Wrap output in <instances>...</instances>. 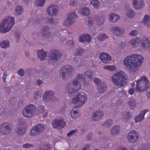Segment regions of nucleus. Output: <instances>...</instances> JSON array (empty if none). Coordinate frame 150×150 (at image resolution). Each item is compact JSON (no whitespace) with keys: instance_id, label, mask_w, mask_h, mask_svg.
<instances>
[{"instance_id":"obj_1","label":"nucleus","mask_w":150,"mask_h":150,"mask_svg":"<svg viewBox=\"0 0 150 150\" xmlns=\"http://www.w3.org/2000/svg\"><path fill=\"white\" fill-rule=\"evenodd\" d=\"M143 57L141 55L133 54L125 57L122 61L126 69L131 74H134L137 71V67L142 64Z\"/></svg>"},{"instance_id":"obj_2","label":"nucleus","mask_w":150,"mask_h":150,"mask_svg":"<svg viewBox=\"0 0 150 150\" xmlns=\"http://www.w3.org/2000/svg\"><path fill=\"white\" fill-rule=\"evenodd\" d=\"M85 79L83 74H78L72 82L67 85L66 92L69 93H72L79 90L81 88V81L83 80V82Z\"/></svg>"},{"instance_id":"obj_3","label":"nucleus","mask_w":150,"mask_h":150,"mask_svg":"<svg viewBox=\"0 0 150 150\" xmlns=\"http://www.w3.org/2000/svg\"><path fill=\"white\" fill-rule=\"evenodd\" d=\"M111 78L113 83L118 87L123 86L127 83L126 81L127 79V75L122 71L115 73Z\"/></svg>"},{"instance_id":"obj_4","label":"nucleus","mask_w":150,"mask_h":150,"mask_svg":"<svg viewBox=\"0 0 150 150\" xmlns=\"http://www.w3.org/2000/svg\"><path fill=\"white\" fill-rule=\"evenodd\" d=\"M15 18L11 16H8L1 21L0 24V32L5 33L9 31L14 25Z\"/></svg>"},{"instance_id":"obj_5","label":"nucleus","mask_w":150,"mask_h":150,"mask_svg":"<svg viewBox=\"0 0 150 150\" xmlns=\"http://www.w3.org/2000/svg\"><path fill=\"white\" fill-rule=\"evenodd\" d=\"M87 97L84 92H81L75 94L72 99L71 104L75 107H79L83 105L86 102Z\"/></svg>"},{"instance_id":"obj_6","label":"nucleus","mask_w":150,"mask_h":150,"mask_svg":"<svg viewBox=\"0 0 150 150\" xmlns=\"http://www.w3.org/2000/svg\"><path fill=\"white\" fill-rule=\"evenodd\" d=\"M136 89L137 91H147L149 87V81L147 77L143 76L136 81Z\"/></svg>"},{"instance_id":"obj_7","label":"nucleus","mask_w":150,"mask_h":150,"mask_svg":"<svg viewBox=\"0 0 150 150\" xmlns=\"http://www.w3.org/2000/svg\"><path fill=\"white\" fill-rule=\"evenodd\" d=\"M35 107L33 105L30 104L26 106L22 111L23 115L27 118L33 116L35 112Z\"/></svg>"},{"instance_id":"obj_8","label":"nucleus","mask_w":150,"mask_h":150,"mask_svg":"<svg viewBox=\"0 0 150 150\" xmlns=\"http://www.w3.org/2000/svg\"><path fill=\"white\" fill-rule=\"evenodd\" d=\"M73 71V69L71 66L65 65L61 69L59 72V76L62 79H65Z\"/></svg>"},{"instance_id":"obj_9","label":"nucleus","mask_w":150,"mask_h":150,"mask_svg":"<svg viewBox=\"0 0 150 150\" xmlns=\"http://www.w3.org/2000/svg\"><path fill=\"white\" fill-rule=\"evenodd\" d=\"M77 18V16L75 12H71L67 15V18L63 22V25L69 26L74 23V19Z\"/></svg>"},{"instance_id":"obj_10","label":"nucleus","mask_w":150,"mask_h":150,"mask_svg":"<svg viewBox=\"0 0 150 150\" xmlns=\"http://www.w3.org/2000/svg\"><path fill=\"white\" fill-rule=\"evenodd\" d=\"M52 125L53 128L60 129L64 127L65 123L64 119L62 117H59L53 121Z\"/></svg>"},{"instance_id":"obj_11","label":"nucleus","mask_w":150,"mask_h":150,"mask_svg":"<svg viewBox=\"0 0 150 150\" xmlns=\"http://www.w3.org/2000/svg\"><path fill=\"white\" fill-rule=\"evenodd\" d=\"M46 12L47 14L50 16H56L58 13V6L54 4L50 5L47 8Z\"/></svg>"},{"instance_id":"obj_12","label":"nucleus","mask_w":150,"mask_h":150,"mask_svg":"<svg viewBox=\"0 0 150 150\" xmlns=\"http://www.w3.org/2000/svg\"><path fill=\"white\" fill-rule=\"evenodd\" d=\"M60 52L56 50H52L50 54V57L48 60L50 64L54 62L57 61L60 57Z\"/></svg>"},{"instance_id":"obj_13","label":"nucleus","mask_w":150,"mask_h":150,"mask_svg":"<svg viewBox=\"0 0 150 150\" xmlns=\"http://www.w3.org/2000/svg\"><path fill=\"white\" fill-rule=\"evenodd\" d=\"M138 136L137 132L134 130L130 131L127 135V139L130 142L132 143L135 142L138 139Z\"/></svg>"},{"instance_id":"obj_14","label":"nucleus","mask_w":150,"mask_h":150,"mask_svg":"<svg viewBox=\"0 0 150 150\" xmlns=\"http://www.w3.org/2000/svg\"><path fill=\"white\" fill-rule=\"evenodd\" d=\"M132 4L133 8L137 10L142 9L145 5L144 0H132Z\"/></svg>"},{"instance_id":"obj_15","label":"nucleus","mask_w":150,"mask_h":150,"mask_svg":"<svg viewBox=\"0 0 150 150\" xmlns=\"http://www.w3.org/2000/svg\"><path fill=\"white\" fill-rule=\"evenodd\" d=\"M54 92L52 91H47L43 94V99L45 102H48L52 100Z\"/></svg>"},{"instance_id":"obj_16","label":"nucleus","mask_w":150,"mask_h":150,"mask_svg":"<svg viewBox=\"0 0 150 150\" xmlns=\"http://www.w3.org/2000/svg\"><path fill=\"white\" fill-rule=\"evenodd\" d=\"M10 131L11 129L8 123H4L0 125V133L2 134H7Z\"/></svg>"},{"instance_id":"obj_17","label":"nucleus","mask_w":150,"mask_h":150,"mask_svg":"<svg viewBox=\"0 0 150 150\" xmlns=\"http://www.w3.org/2000/svg\"><path fill=\"white\" fill-rule=\"evenodd\" d=\"M142 41V38L139 37H137L131 39L129 43L130 45L133 48L138 47Z\"/></svg>"},{"instance_id":"obj_18","label":"nucleus","mask_w":150,"mask_h":150,"mask_svg":"<svg viewBox=\"0 0 150 150\" xmlns=\"http://www.w3.org/2000/svg\"><path fill=\"white\" fill-rule=\"evenodd\" d=\"M93 75L92 72L91 71H87L85 72L84 76L86 77V80L84 81L83 83L85 86L87 85L91 82Z\"/></svg>"},{"instance_id":"obj_19","label":"nucleus","mask_w":150,"mask_h":150,"mask_svg":"<svg viewBox=\"0 0 150 150\" xmlns=\"http://www.w3.org/2000/svg\"><path fill=\"white\" fill-rule=\"evenodd\" d=\"M100 58L101 61L104 63H109L112 59L110 55L104 52L100 54Z\"/></svg>"},{"instance_id":"obj_20","label":"nucleus","mask_w":150,"mask_h":150,"mask_svg":"<svg viewBox=\"0 0 150 150\" xmlns=\"http://www.w3.org/2000/svg\"><path fill=\"white\" fill-rule=\"evenodd\" d=\"M141 47L144 49H147L150 47V40L146 37L142 38Z\"/></svg>"},{"instance_id":"obj_21","label":"nucleus","mask_w":150,"mask_h":150,"mask_svg":"<svg viewBox=\"0 0 150 150\" xmlns=\"http://www.w3.org/2000/svg\"><path fill=\"white\" fill-rule=\"evenodd\" d=\"M111 32L116 35H120L123 33L124 30L121 27L118 26H115L112 28Z\"/></svg>"},{"instance_id":"obj_22","label":"nucleus","mask_w":150,"mask_h":150,"mask_svg":"<svg viewBox=\"0 0 150 150\" xmlns=\"http://www.w3.org/2000/svg\"><path fill=\"white\" fill-rule=\"evenodd\" d=\"M91 39L90 35L87 34H82L79 36V41L81 42H89Z\"/></svg>"},{"instance_id":"obj_23","label":"nucleus","mask_w":150,"mask_h":150,"mask_svg":"<svg viewBox=\"0 0 150 150\" xmlns=\"http://www.w3.org/2000/svg\"><path fill=\"white\" fill-rule=\"evenodd\" d=\"M103 113L102 112L96 111L93 113L92 119L95 121L100 120L102 117Z\"/></svg>"},{"instance_id":"obj_24","label":"nucleus","mask_w":150,"mask_h":150,"mask_svg":"<svg viewBox=\"0 0 150 150\" xmlns=\"http://www.w3.org/2000/svg\"><path fill=\"white\" fill-rule=\"evenodd\" d=\"M37 54L38 57L40 60L43 61L46 59L47 52L44 51L42 49L38 50L37 52Z\"/></svg>"},{"instance_id":"obj_25","label":"nucleus","mask_w":150,"mask_h":150,"mask_svg":"<svg viewBox=\"0 0 150 150\" xmlns=\"http://www.w3.org/2000/svg\"><path fill=\"white\" fill-rule=\"evenodd\" d=\"M120 16L114 13H112L109 14L108 16L109 20L111 22H116L120 18Z\"/></svg>"},{"instance_id":"obj_26","label":"nucleus","mask_w":150,"mask_h":150,"mask_svg":"<svg viewBox=\"0 0 150 150\" xmlns=\"http://www.w3.org/2000/svg\"><path fill=\"white\" fill-rule=\"evenodd\" d=\"M77 12L81 14L84 16H88L90 13L89 9L88 7H82L79 9Z\"/></svg>"},{"instance_id":"obj_27","label":"nucleus","mask_w":150,"mask_h":150,"mask_svg":"<svg viewBox=\"0 0 150 150\" xmlns=\"http://www.w3.org/2000/svg\"><path fill=\"white\" fill-rule=\"evenodd\" d=\"M119 126L116 125L112 127L110 130V133L112 135H115L118 134L120 130Z\"/></svg>"},{"instance_id":"obj_28","label":"nucleus","mask_w":150,"mask_h":150,"mask_svg":"<svg viewBox=\"0 0 150 150\" xmlns=\"http://www.w3.org/2000/svg\"><path fill=\"white\" fill-rule=\"evenodd\" d=\"M147 112V110H144L142 111L141 114L135 117L134 119L136 122H139L142 120L144 118L145 113Z\"/></svg>"},{"instance_id":"obj_29","label":"nucleus","mask_w":150,"mask_h":150,"mask_svg":"<svg viewBox=\"0 0 150 150\" xmlns=\"http://www.w3.org/2000/svg\"><path fill=\"white\" fill-rule=\"evenodd\" d=\"M142 22L145 25L148 27H150V16L147 14L145 15Z\"/></svg>"},{"instance_id":"obj_30","label":"nucleus","mask_w":150,"mask_h":150,"mask_svg":"<svg viewBox=\"0 0 150 150\" xmlns=\"http://www.w3.org/2000/svg\"><path fill=\"white\" fill-rule=\"evenodd\" d=\"M103 68L110 71H113L116 69V67L115 65H106L103 67Z\"/></svg>"},{"instance_id":"obj_31","label":"nucleus","mask_w":150,"mask_h":150,"mask_svg":"<svg viewBox=\"0 0 150 150\" xmlns=\"http://www.w3.org/2000/svg\"><path fill=\"white\" fill-rule=\"evenodd\" d=\"M70 115L72 118L75 119L79 116V113L77 110H72L70 111Z\"/></svg>"},{"instance_id":"obj_32","label":"nucleus","mask_w":150,"mask_h":150,"mask_svg":"<svg viewBox=\"0 0 150 150\" xmlns=\"http://www.w3.org/2000/svg\"><path fill=\"white\" fill-rule=\"evenodd\" d=\"M126 16L129 18L133 17L134 15V10L131 8L127 9L126 12Z\"/></svg>"},{"instance_id":"obj_33","label":"nucleus","mask_w":150,"mask_h":150,"mask_svg":"<svg viewBox=\"0 0 150 150\" xmlns=\"http://www.w3.org/2000/svg\"><path fill=\"white\" fill-rule=\"evenodd\" d=\"M90 3V4L96 9H97L100 7V3L98 0H91Z\"/></svg>"},{"instance_id":"obj_34","label":"nucleus","mask_w":150,"mask_h":150,"mask_svg":"<svg viewBox=\"0 0 150 150\" xmlns=\"http://www.w3.org/2000/svg\"><path fill=\"white\" fill-rule=\"evenodd\" d=\"M37 131L38 134L42 132L44 130L45 126L44 125L42 124L37 125L35 126Z\"/></svg>"},{"instance_id":"obj_35","label":"nucleus","mask_w":150,"mask_h":150,"mask_svg":"<svg viewBox=\"0 0 150 150\" xmlns=\"http://www.w3.org/2000/svg\"><path fill=\"white\" fill-rule=\"evenodd\" d=\"M26 131V129L23 127H18L16 129V132L20 136L23 135Z\"/></svg>"},{"instance_id":"obj_36","label":"nucleus","mask_w":150,"mask_h":150,"mask_svg":"<svg viewBox=\"0 0 150 150\" xmlns=\"http://www.w3.org/2000/svg\"><path fill=\"white\" fill-rule=\"evenodd\" d=\"M9 42L8 40H6L0 42V46L3 48H6L9 46Z\"/></svg>"},{"instance_id":"obj_37","label":"nucleus","mask_w":150,"mask_h":150,"mask_svg":"<svg viewBox=\"0 0 150 150\" xmlns=\"http://www.w3.org/2000/svg\"><path fill=\"white\" fill-rule=\"evenodd\" d=\"M23 9L20 6H17L15 8V13L16 15H20L23 12Z\"/></svg>"},{"instance_id":"obj_38","label":"nucleus","mask_w":150,"mask_h":150,"mask_svg":"<svg viewBox=\"0 0 150 150\" xmlns=\"http://www.w3.org/2000/svg\"><path fill=\"white\" fill-rule=\"evenodd\" d=\"M83 53V50L80 47H78L76 49L74 52V54L76 55L81 56L82 55Z\"/></svg>"},{"instance_id":"obj_39","label":"nucleus","mask_w":150,"mask_h":150,"mask_svg":"<svg viewBox=\"0 0 150 150\" xmlns=\"http://www.w3.org/2000/svg\"><path fill=\"white\" fill-rule=\"evenodd\" d=\"M46 1V0H35V5L39 6H43Z\"/></svg>"},{"instance_id":"obj_40","label":"nucleus","mask_w":150,"mask_h":150,"mask_svg":"<svg viewBox=\"0 0 150 150\" xmlns=\"http://www.w3.org/2000/svg\"><path fill=\"white\" fill-rule=\"evenodd\" d=\"M38 134L35 127L31 129L30 132V134L31 136H34Z\"/></svg>"},{"instance_id":"obj_41","label":"nucleus","mask_w":150,"mask_h":150,"mask_svg":"<svg viewBox=\"0 0 150 150\" xmlns=\"http://www.w3.org/2000/svg\"><path fill=\"white\" fill-rule=\"evenodd\" d=\"M105 21V18L103 17L99 18L96 20V22L98 25H102L104 23Z\"/></svg>"},{"instance_id":"obj_42","label":"nucleus","mask_w":150,"mask_h":150,"mask_svg":"<svg viewBox=\"0 0 150 150\" xmlns=\"http://www.w3.org/2000/svg\"><path fill=\"white\" fill-rule=\"evenodd\" d=\"M112 123L113 122L112 120H108L104 124L103 126L106 127H109L112 124Z\"/></svg>"},{"instance_id":"obj_43","label":"nucleus","mask_w":150,"mask_h":150,"mask_svg":"<svg viewBox=\"0 0 150 150\" xmlns=\"http://www.w3.org/2000/svg\"><path fill=\"white\" fill-rule=\"evenodd\" d=\"M50 146L48 143H46L42 146L41 150H49L50 149Z\"/></svg>"},{"instance_id":"obj_44","label":"nucleus","mask_w":150,"mask_h":150,"mask_svg":"<svg viewBox=\"0 0 150 150\" xmlns=\"http://www.w3.org/2000/svg\"><path fill=\"white\" fill-rule=\"evenodd\" d=\"M107 37L105 34L104 33H102L99 35L98 39L99 40H102L107 38Z\"/></svg>"},{"instance_id":"obj_45","label":"nucleus","mask_w":150,"mask_h":150,"mask_svg":"<svg viewBox=\"0 0 150 150\" xmlns=\"http://www.w3.org/2000/svg\"><path fill=\"white\" fill-rule=\"evenodd\" d=\"M33 97L35 99H37L40 97V93L39 92H35L33 95Z\"/></svg>"},{"instance_id":"obj_46","label":"nucleus","mask_w":150,"mask_h":150,"mask_svg":"<svg viewBox=\"0 0 150 150\" xmlns=\"http://www.w3.org/2000/svg\"><path fill=\"white\" fill-rule=\"evenodd\" d=\"M93 81L96 84L97 86H98L101 83L100 80L98 78H94Z\"/></svg>"},{"instance_id":"obj_47","label":"nucleus","mask_w":150,"mask_h":150,"mask_svg":"<svg viewBox=\"0 0 150 150\" xmlns=\"http://www.w3.org/2000/svg\"><path fill=\"white\" fill-rule=\"evenodd\" d=\"M137 31L136 30H132L131 32H130L129 33V35L133 37H134L137 35Z\"/></svg>"},{"instance_id":"obj_48","label":"nucleus","mask_w":150,"mask_h":150,"mask_svg":"<svg viewBox=\"0 0 150 150\" xmlns=\"http://www.w3.org/2000/svg\"><path fill=\"white\" fill-rule=\"evenodd\" d=\"M77 132V130L75 129L71 131L67 134V136L70 137L72 136L74 134Z\"/></svg>"},{"instance_id":"obj_49","label":"nucleus","mask_w":150,"mask_h":150,"mask_svg":"<svg viewBox=\"0 0 150 150\" xmlns=\"http://www.w3.org/2000/svg\"><path fill=\"white\" fill-rule=\"evenodd\" d=\"M106 89V86L105 85H104V87L100 88L99 89V92L100 93H103L104 91Z\"/></svg>"},{"instance_id":"obj_50","label":"nucleus","mask_w":150,"mask_h":150,"mask_svg":"<svg viewBox=\"0 0 150 150\" xmlns=\"http://www.w3.org/2000/svg\"><path fill=\"white\" fill-rule=\"evenodd\" d=\"M18 74L21 76H23L24 74V71L23 69H21L18 71Z\"/></svg>"},{"instance_id":"obj_51","label":"nucleus","mask_w":150,"mask_h":150,"mask_svg":"<svg viewBox=\"0 0 150 150\" xmlns=\"http://www.w3.org/2000/svg\"><path fill=\"white\" fill-rule=\"evenodd\" d=\"M131 116V114L129 112H127L126 115L124 116V117L125 119H128Z\"/></svg>"},{"instance_id":"obj_52","label":"nucleus","mask_w":150,"mask_h":150,"mask_svg":"<svg viewBox=\"0 0 150 150\" xmlns=\"http://www.w3.org/2000/svg\"><path fill=\"white\" fill-rule=\"evenodd\" d=\"M89 145L88 144H86L84 146L82 149V150H89Z\"/></svg>"},{"instance_id":"obj_53","label":"nucleus","mask_w":150,"mask_h":150,"mask_svg":"<svg viewBox=\"0 0 150 150\" xmlns=\"http://www.w3.org/2000/svg\"><path fill=\"white\" fill-rule=\"evenodd\" d=\"M31 146L32 145H31L30 144L28 143L24 144L23 145V146L25 148H27L30 147H31Z\"/></svg>"},{"instance_id":"obj_54","label":"nucleus","mask_w":150,"mask_h":150,"mask_svg":"<svg viewBox=\"0 0 150 150\" xmlns=\"http://www.w3.org/2000/svg\"><path fill=\"white\" fill-rule=\"evenodd\" d=\"M75 3H76L75 1L72 0L70 1L69 4L71 6H74Z\"/></svg>"},{"instance_id":"obj_55","label":"nucleus","mask_w":150,"mask_h":150,"mask_svg":"<svg viewBox=\"0 0 150 150\" xmlns=\"http://www.w3.org/2000/svg\"><path fill=\"white\" fill-rule=\"evenodd\" d=\"M94 23V22L93 20L90 19L88 21V24L89 25H92Z\"/></svg>"},{"instance_id":"obj_56","label":"nucleus","mask_w":150,"mask_h":150,"mask_svg":"<svg viewBox=\"0 0 150 150\" xmlns=\"http://www.w3.org/2000/svg\"><path fill=\"white\" fill-rule=\"evenodd\" d=\"M134 91V90L133 88H131L129 91V93L131 94H132L133 93Z\"/></svg>"},{"instance_id":"obj_57","label":"nucleus","mask_w":150,"mask_h":150,"mask_svg":"<svg viewBox=\"0 0 150 150\" xmlns=\"http://www.w3.org/2000/svg\"><path fill=\"white\" fill-rule=\"evenodd\" d=\"M54 21V19L53 18H52L49 20V22L50 23L52 24L53 23Z\"/></svg>"},{"instance_id":"obj_58","label":"nucleus","mask_w":150,"mask_h":150,"mask_svg":"<svg viewBox=\"0 0 150 150\" xmlns=\"http://www.w3.org/2000/svg\"><path fill=\"white\" fill-rule=\"evenodd\" d=\"M37 83L38 85H40L42 84V82L40 80H38L37 81Z\"/></svg>"},{"instance_id":"obj_59","label":"nucleus","mask_w":150,"mask_h":150,"mask_svg":"<svg viewBox=\"0 0 150 150\" xmlns=\"http://www.w3.org/2000/svg\"><path fill=\"white\" fill-rule=\"evenodd\" d=\"M6 75H4V76L3 77V81L4 82H5L6 81Z\"/></svg>"},{"instance_id":"obj_60","label":"nucleus","mask_w":150,"mask_h":150,"mask_svg":"<svg viewBox=\"0 0 150 150\" xmlns=\"http://www.w3.org/2000/svg\"><path fill=\"white\" fill-rule=\"evenodd\" d=\"M48 114V113L47 112H46L43 115V117H46L47 115Z\"/></svg>"},{"instance_id":"obj_61","label":"nucleus","mask_w":150,"mask_h":150,"mask_svg":"<svg viewBox=\"0 0 150 150\" xmlns=\"http://www.w3.org/2000/svg\"><path fill=\"white\" fill-rule=\"evenodd\" d=\"M73 44V41H70V43H69V44L72 45Z\"/></svg>"},{"instance_id":"obj_62","label":"nucleus","mask_w":150,"mask_h":150,"mask_svg":"<svg viewBox=\"0 0 150 150\" xmlns=\"http://www.w3.org/2000/svg\"><path fill=\"white\" fill-rule=\"evenodd\" d=\"M134 83H132L131 84V86H134Z\"/></svg>"},{"instance_id":"obj_63","label":"nucleus","mask_w":150,"mask_h":150,"mask_svg":"<svg viewBox=\"0 0 150 150\" xmlns=\"http://www.w3.org/2000/svg\"><path fill=\"white\" fill-rule=\"evenodd\" d=\"M122 150H127L125 148H123L122 149Z\"/></svg>"},{"instance_id":"obj_64","label":"nucleus","mask_w":150,"mask_h":150,"mask_svg":"<svg viewBox=\"0 0 150 150\" xmlns=\"http://www.w3.org/2000/svg\"><path fill=\"white\" fill-rule=\"evenodd\" d=\"M148 94H150V92L148 93Z\"/></svg>"}]
</instances>
